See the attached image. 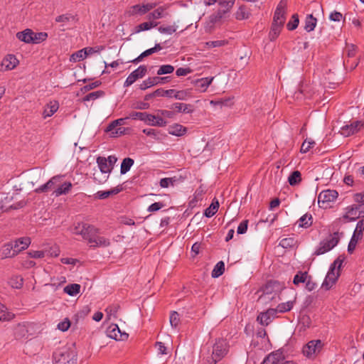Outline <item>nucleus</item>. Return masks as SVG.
Segmentation results:
<instances>
[{
  "label": "nucleus",
  "mask_w": 364,
  "mask_h": 364,
  "mask_svg": "<svg viewBox=\"0 0 364 364\" xmlns=\"http://www.w3.org/2000/svg\"><path fill=\"white\" fill-rule=\"evenodd\" d=\"M287 0H281L274 11L272 23L284 25L286 21Z\"/></svg>",
  "instance_id": "10"
},
{
  "label": "nucleus",
  "mask_w": 364,
  "mask_h": 364,
  "mask_svg": "<svg viewBox=\"0 0 364 364\" xmlns=\"http://www.w3.org/2000/svg\"><path fill=\"white\" fill-rule=\"evenodd\" d=\"M284 25L278 24V23H272L271 30L269 33V38L271 41H274L280 34V32L283 28Z\"/></svg>",
  "instance_id": "34"
},
{
  "label": "nucleus",
  "mask_w": 364,
  "mask_h": 364,
  "mask_svg": "<svg viewBox=\"0 0 364 364\" xmlns=\"http://www.w3.org/2000/svg\"><path fill=\"white\" fill-rule=\"evenodd\" d=\"M297 223L301 228H307L310 227L313 223L312 215L309 213L304 214L299 219Z\"/></svg>",
  "instance_id": "33"
},
{
  "label": "nucleus",
  "mask_w": 364,
  "mask_h": 364,
  "mask_svg": "<svg viewBox=\"0 0 364 364\" xmlns=\"http://www.w3.org/2000/svg\"><path fill=\"white\" fill-rule=\"evenodd\" d=\"M186 128L179 124H174L168 127V134L173 136H183L186 134Z\"/></svg>",
  "instance_id": "29"
},
{
  "label": "nucleus",
  "mask_w": 364,
  "mask_h": 364,
  "mask_svg": "<svg viewBox=\"0 0 364 364\" xmlns=\"http://www.w3.org/2000/svg\"><path fill=\"white\" fill-rule=\"evenodd\" d=\"M177 26L172 25V26H160L159 27L158 30L161 33H165L171 35L172 33H175L176 31Z\"/></svg>",
  "instance_id": "60"
},
{
  "label": "nucleus",
  "mask_w": 364,
  "mask_h": 364,
  "mask_svg": "<svg viewBox=\"0 0 364 364\" xmlns=\"http://www.w3.org/2000/svg\"><path fill=\"white\" fill-rule=\"evenodd\" d=\"M105 47L104 46H97L95 47H87L85 48V51L86 53L87 56L90 55H92L94 53H98L101 51L104 50Z\"/></svg>",
  "instance_id": "59"
},
{
  "label": "nucleus",
  "mask_w": 364,
  "mask_h": 364,
  "mask_svg": "<svg viewBox=\"0 0 364 364\" xmlns=\"http://www.w3.org/2000/svg\"><path fill=\"white\" fill-rule=\"evenodd\" d=\"M46 251V257H56L60 255V248L57 245L44 247Z\"/></svg>",
  "instance_id": "46"
},
{
  "label": "nucleus",
  "mask_w": 364,
  "mask_h": 364,
  "mask_svg": "<svg viewBox=\"0 0 364 364\" xmlns=\"http://www.w3.org/2000/svg\"><path fill=\"white\" fill-rule=\"evenodd\" d=\"M80 290V285L78 284H68L64 287V292L68 294L70 296H75L77 295Z\"/></svg>",
  "instance_id": "40"
},
{
  "label": "nucleus",
  "mask_w": 364,
  "mask_h": 364,
  "mask_svg": "<svg viewBox=\"0 0 364 364\" xmlns=\"http://www.w3.org/2000/svg\"><path fill=\"white\" fill-rule=\"evenodd\" d=\"M173 97L179 100H186L190 97V92L188 90H174Z\"/></svg>",
  "instance_id": "58"
},
{
  "label": "nucleus",
  "mask_w": 364,
  "mask_h": 364,
  "mask_svg": "<svg viewBox=\"0 0 364 364\" xmlns=\"http://www.w3.org/2000/svg\"><path fill=\"white\" fill-rule=\"evenodd\" d=\"M70 230L73 235H80L90 247H107L111 244L109 238L98 235L100 229L93 225L78 222L73 225Z\"/></svg>",
  "instance_id": "1"
},
{
  "label": "nucleus",
  "mask_w": 364,
  "mask_h": 364,
  "mask_svg": "<svg viewBox=\"0 0 364 364\" xmlns=\"http://www.w3.org/2000/svg\"><path fill=\"white\" fill-rule=\"evenodd\" d=\"M119 309V306L118 304H112L107 306L105 311L107 314L109 318H111V317L116 318Z\"/></svg>",
  "instance_id": "53"
},
{
  "label": "nucleus",
  "mask_w": 364,
  "mask_h": 364,
  "mask_svg": "<svg viewBox=\"0 0 364 364\" xmlns=\"http://www.w3.org/2000/svg\"><path fill=\"white\" fill-rule=\"evenodd\" d=\"M73 187V184L70 182H60V185L58 186L57 188L53 192V195L55 197H58L61 195H65L70 192Z\"/></svg>",
  "instance_id": "25"
},
{
  "label": "nucleus",
  "mask_w": 364,
  "mask_h": 364,
  "mask_svg": "<svg viewBox=\"0 0 364 364\" xmlns=\"http://www.w3.org/2000/svg\"><path fill=\"white\" fill-rule=\"evenodd\" d=\"M228 44V41L223 39V40H217V41H210L205 42L204 43L203 48L205 49H210L213 48H217V47H223Z\"/></svg>",
  "instance_id": "36"
},
{
  "label": "nucleus",
  "mask_w": 364,
  "mask_h": 364,
  "mask_svg": "<svg viewBox=\"0 0 364 364\" xmlns=\"http://www.w3.org/2000/svg\"><path fill=\"white\" fill-rule=\"evenodd\" d=\"M87 58L85 49H81L71 55L70 60L73 62H77L84 60Z\"/></svg>",
  "instance_id": "47"
},
{
  "label": "nucleus",
  "mask_w": 364,
  "mask_h": 364,
  "mask_svg": "<svg viewBox=\"0 0 364 364\" xmlns=\"http://www.w3.org/2000/svg\"><path fill=\"white\" fill-rule=\"evenodd\" d=\"M32 33H33V31L31 29L27 28L21 32L17 33L16 37L21 41H23L26 43H31Z\"/></svg>",
  "instance_id": "30"
},
{
  "label": "nucleus",
  "mask_w": 364,
  "mask_h": 364,
  "mask_svg": "<svg viewBox=\"0 0 364 364\" xmlns=\"http://www.w3.org/2000/svg\"><path fill=\"white\" fill-rule=\"evenodd\" d=\"M129 119H131L129 117V116L124 117V118H119L116 120L112 121L109 125H108V130H111L112 129H114L117 127H121L122 125H124L126 124V121Z\"/></svg>",
  "instance_id": "54"
},
{
  "label": "nucleus",
  "mask_w": 364,
  "mask_h": 364,
  "mask_svg": "<svg viewBox=\"0 0 364 364\" xmlns=\"http://www.w3.org/2000/svg\"><path fill=\"white\" fill-rule=\"evenodd\" d=\"M129 117L132 119L142 121L149 126L165 127L167 124V122L161 117L156 116L147 112H132L129 114Z\"/></svg>",
  "instance_id": "3"
},
{
  "label": "nucleus",
  "mask_w": 364,
  "mask_h": 364,
  "mask_svg": "<svg viewBox=\"0 0 364 364\" xmlns=\"http://www.w3.org/2000/svg\"><path fill=\"white\" fill-rule=\"evenodd\" d=\"M171 326L176 328L178 326L181 319L179 314L176 311H173L171 313L170 318H169Z\"/></svg>",
  "instance_id": "52"
},
{
  "label": "nucleus",
  "mask_w": 364,
  "mask_h": 364,
  "mask_svg": "<svg viewBox=\"0 0 364 364\" xmlns=\"http://www.w3.org/2000/svg\"><path fill=\"white\" fill-rule=\"evenodd\" d=\"M339 241L338 233L335 232L333 235H330L326 238L320 242L317 248L315 250L314 254L316 255H323L331 249H333Z\"/></svg>",
  "instance_id": "4"
},
{
  "label": "nucleus",
  "mask_w": 364,
  "mask_h": 364,
  "mask_svg": "<svg viewBox=\"0 0 364 364\" xmlns=\"http://www.w3.org/2000/svg\"><path fill=\"white\" fill-rule=\"evenodd\" d=\"M317 24V19L312 15L308 14L305 19L304 29L307 32L314 30Z\"/></svg>",
  "instance_id": "31"
},
{
  "label": "nucleus",
  "mask_w": 364,
  "mask_h": 364,
  "mask_svg": "<svg viewBox=\"0 0 364 364\" xmlns=\"http://www.w3.org/2000/svg\"><path fill=\"white\" fill-rule=\"evenodd\" d=\"M58 108H59V105L57 101L50 102L44 107V109H43V112L42 114L43 117L44 119H46L47 117H51L58 111Z\"/></svg>",
  "instance_id": "24"
},
{
  "label": "nucleus",
  "mask_w": 364,
  "mask_h": 364,
  "mask_svg": "<svg viewBox=\"0 0 364 364\" xmlns=\"http://www.w3.org/2000/svg\"><path fill=\"white\" fill-rule=\"evenodd\" d=\"M53 360V364H77V350L73 346H65L54 353Z\"/></svg>",
  "instance_id": "2"
},
{
  "label": "nucleus",
  "mask_w": 364,
  "mask_h": 364,
  "mask_svg": "<svg viewBox=\"0 0 364 364\" xmlns=\"http://www.w3.org/2000/svg\"><path fill=\"white\" fill-rule=\"evenodd\" d=\"M168 77H149L140 85L141 90H146L149 87H151L154 85H158L161 82L162 80H166Z\"/></svg>",
  "instance_id": "23"
},
{
  "label": "nucleus",
  "mask_w": 364,
  "mask_h": 364,
  "mask_svg": "<svg viewBox=\"0 0 364 364\" xmlns=\"http://www.w3.org/2000/svg\"><path fill=\"white\" fill-rule=\"evenodd\" d=\"M364 232V220H359L355 226L353 235L350 240L348 245V252L352 254L355 250L356 245L359 241H360L363 237Z\"/></svg>",
  "instance_id": "6"
},
{
  "label": "nucleus",
  "mask_w": 364,
  "mask_h": 364,
  "mask_svg": "<svg viewBox=\"0 0 364 364\" xmlns=\"http://www.w3.org/2000/svg\"><path fill=\"white\" fill-rule=\"evenodd\" d=\"M171 109L176 112H182L186 114H191L194 111V107L192 105L182 102L173 103L171 106Z\"/></svg>",
  "instance_id": "22"
},
{
  "label": "nucleus",
  "mask_w": 364,
  "mask_h": 364,
  "mask_svg": "<svg viewBox=\"0 0 364 364\" xmlns=\"http://www.w3.org/2000/svg\"><path fill=\"white\" fill-rule=\"evenodd\" d=\"M340 274H326L324 281L322 283V288L326 290L330 289L337 282Z\"/></svg>",
  "instance_id": "27"
},
{
  "label": "nucleus",
  "mask_w": 364,
  "mask_h": 364,
  "mask_svg": "<svg viewBox=\"0 0 364 364\" xmlns=\"http://www.w3.org/2000/svg\"><path fill=\"white\" fill-rule=\"evenodd\" d=\"M364 217V204H353L346 207L343 218L350 221Z\"/></svg>",
  "instance_id": "8"
},
{
  "label": "nucleus",
  "mask_w": 364,
  "mask_h": 364,
  "mask_svg": "<svg viewBox=\"0 0 364 364\" xmlns=\"http://www.w3.org/2000/svg\"><path fill=\"white\" fill-rule=\"evenodd\" d=\"M174 71V67L171 65H163L160 66L157 70V75H161L165 74H171Z\"/></svg>",
  "instance_id": "56"
},
{
  "label": "nucleus",
  "mask_w": 364,
  "mask_h": 364,
  "mask_svg": "<svg viewBox=\"0 0 364 364\" xmlns=\"http://www.w3.org/2000/svg\"><path fill=\"white\" fill-rule=\"evenodd\" d=\"M214 80V77H202L197 79L194 82L196 90L200 92H204L207 90L209 85Z\"/></svg>",
  "instance_id": "21"
},
{
  "label": "nucleus",
  "mask_w": 364,
  "mask_h": 364,
  "mask_svg": "<svg viewBox=\"0 0 364 364\" xmlns=\"http://www.w3.org/2000/svg\"><path fill=\"white\" fill-rule=\"evenodd\" d=\"M176 180L173 178H164L160 180V186L161 188H168L170 186H173Z\"/></svg>",
  "instance_id": "64"
},
{
  "label": "nucleus",
  "mask_w": 364,
  "mask_h": 364,
  "mask_svg": "<svg viewBox=\"0 0 364 364\" xmlns=\"http://www.w3.org/2000/svg\"><path fill=\"white\" fill-rule=\"evenodd\" d=\"M97 164L100 171L102 173H111L112 168L109 166L107 162V159L103 156H98L97 158Z\"/></svg>",
  "instance_id": "28"
},
{
  "label": "nucleus",
  "mask_w": 364,
  "mask_h": 364,
  "mask_svg": "<svg viewBox=\"0 0 364 364\" xmlns=\"http://www.w3.org/2000/svg\"><path fill=\"white\" fill-rule=\"evenodd\" d=\"M162 49L159 43H156L154 48H149L141 53V57H147Z\"/></svg>",
  "instance_id": "62"
},
{
  "label": "nucleus",
  "mask_w": 364,
  "mask_h": 364,
  "mask_svg": "<svg viewBox=\"0 0 364 364\" xmlns=\"http://www.w3.org/2000/svg\"><path fill=\"white\" fill-rule=\"evenodd\" d=\"M29 258L41 259L46 257V251L42 250H30L27 252Z\"/></svg>",
  "instance_id": "49"
},
{
  "label": "nucleus",
  "mask_w": 364,
  "mask_h": 364,
  "mask_svg": "<svg viewBox=\"0 0 364 364\" xmlns=\"http://www.w3.org/2000/svg\"><path fill=\"white\" fill-rule=\"evenodd\" d=\"M277 316L274 309H269L265 312L260 313L257 318V321L262 326L269 325Z\"/></svg>",
  "instance_id": "17"
},
{
  "label": "nucleus",
  "mask_w": 364,
  "mask_h": 364,
  "mask_svg": "<svg viewBox=\"0 0 364 364\" xmlns=\"http://www.w3.org/2000/svg\"><path fill=\"white\" fill-rule=\"evenodd\" d=\"M228 352L227 343L224 340H218L213 346V353L210 359L208 360V364H215L220 360Z\"/></svg>",
  "instance_id": "5"
},
{
  "label": "nucleus",
  "mask_w": 364,
  "mask_h": 364,
  "mask_svg": "<svg viewBox=\"0 0 364 364\" xmlns=\"http://www.w3.org/2000/svg\"><path fill=\"white\" fill-rule=\"evenodd\" d=\"M18 60L14 55L9 54L2 60L1 66L4 68V70H11L18 65Z\"/></svg>",
  "instance_id": "20"
},
{
  "label": "nucleus",
  "mask_w": 364,
  "mask_h": 364,
  "mask_svg": "<svg viewBox=\"0 0 364 364\" xmlns=\"http://www.w3.org/2000/svg\"><path fill=\"white\" fill-rule=\"evenodd\" d=\"M13 251L15 255H17L20 252L26 250L31 243V240L29 237H23L12 241Z\"/></svg>",
  "instance_id": "14"
},
{
  "label": "nucleus",
  "mask_w": 364,
  "mask_h": 364,
  "mask_svg": "<svg viewBox=\"0 0 364 364\" xmlns=\"http://www.w3.org/2000/svg\"><path fill=\"white\" fill-rule=\"evenodd\" d=\"M47 37H48L47 33H45V32L36 33V32L33 31L31 43L38 44L41 42H43L44 41L46 40Z\"/></svg>",
  "instance_id": "44"
},
{
  "label": "nucleus",
  "mask_w": 364,
  "mask_h": 364,
  "mask_svg": "<svg viewBox=\"0 0 364 364\" xmlns=\"http://www.w3.org/2000/svg\"><path fill=\"white\" fill-rule=\"evenodd\" d=\"M323 347V343L321 340H312L303 347L302 353L309 358H314L321 351Z\"/></svg>",
  "instance_id": "7"
},
{
  "label": "nucleus",
  "mask_w": 364,
  "mask_h": 364,
  "mask_svg": "<svg viewBox=\"0 0 364 364\" xmlns=\"http://www.w3.org/2000/svg\"><path fill=\"white\" fill-rule=\"evenodd\" d=\"M315 144V141L310 139H306L301 144L300 151L301 153H307L311 147Z\"/></svg>",
  "instance_id": "55"
},
{
  "label": "nucleus",
  "mask_w": 364,
  "mask_h": 364,
  "mask_svg": "<svg viewBox=\"0 0 364 364\" xmlns=\"http://www.w3.org/2000/svg\"><path fill=\"white\" fill-rule=\"evenodd\" d=\"M166 7L164 6H159L156 9H155L154 11L149 13L147 16L148 20L150 21H152L151 20H156L161 18L164 16V12L166 11Z\"/></svg>",
  "instance_id": "32"
},
{
  "label": "nucleus",
  "mask_w": 364,
  "mask_h": 364,
  "mask_svg": "<svg viewBox=\"0 0 364 364\" xmlns=\"http://www.w3.org/2000/svg\"><path fill=\"white\" fill-rule=\"evenodd\" d=\"M235 1V0H220L219 6H220V9L216 14L210 16V21L215 23L222 19L224 17V15L230 11L234 5Z\"/></svg>",
  "instance_id": "9"
},
{
  "label": "nucleus",
  "mask_w": 364,
  "mask_h": 364,
  "mask_svg": "<svg viewBox=\"0 0 364 364\" xmlns=\"http://www.w3.org/2000/svg\"><path fill=\"white\" fill-rule=\"evenodd\" d=\"M9 283L13 288L19 289L23 286V279L21 274H15L11 278Z\"/></svg>",
  "instance_id": "43"
},
{
  "label": "nucleus",
  "mask_w": 364,
  "mask_h": 364,
  "mask_svg": "<svg viewBox=\"0 0 364 364\" xmlns=\"http://www.w3.org/2000/svg\"><path fill=\"white\" fill-rule=\"evenodd\" d=\"M284 358L282 352L275 351L269 354L261 364H283Z\"/></svg>",
  "instance_id": "18"
},
{
  "label": "nucleus",
  "mask_w": 364,
  "mask_h": 364,
  "mask_svg": "<svg viewBox=\"0 0 364 364\" xmlns=\"http://www.w3.org/2000/svg\"><path fill=\"white\" fill-rule=\"evenodd\" d=\"M343 263V259H341L340 257L337 258L331 265L328 273H333L336 270H337L338 273H339L341 271Z\"/></svg>",
  "instance_id": "51"
},
{
  "label": "nucleus",
  "mask_w": 364,
  "mask_h": 364,
  "mask_svg": "<svg viewBox=\"0 0 364 364\" xmlns=\"http://www.w3.org/2000/svg\"><path fill=\"white\" fill-rule=\"evenodd\" d=\"M294 306V303L292 301H287L284 303L279 304L276 309H274L276 311V314L277 313H285L289 311Z\"/></svg>",
  "instance_id": "42"
},
{
  "label": "nucleus",
  "mask_w": 364,
  "mask_h": 364,
  "mask_svg": "<svg viewBox=\"0 0 364 364\" xmlns=\"http://www.w3.org/2000/svg\"><path fill=\"white\" fill-rule=\"evenodd\" d=\"M297 241L293 237L283 238L279 242V246L283 248H293L296 246Z\"/></svg>",
  "instance_id": "39"
},
{
  "label": "nucleus",
  "mask_w": 364,
  "mask_h": 364,
  "mask_svg": "<svg viewBox=\"0 0 364 364\" xmlns=\"http://www.w3.org/2000/svg\"><path fill=\"white\" fill-rule=\"evenodd\" d=\"M299 20L297 14H294L291 20L288 22L287 27L288 30L293 31L296 29L299 25Z\"/></svg>",
  "instance_id": "57"
},
{
  "label": "nucleus",
  "mask_w": 364,
  "mask_h": 364,
  "mask_svg": "<svg viewBox=\"0 0 364 364\" xmlns=\"http://www.w3.org/2000/svg\"><path fill=\"white\" fill-rule=\"evenodd\" d=\"M134 163V160L131 158L127 157L124 159L121 164L120 173L125 174L126 173H127L130 170L131 167L133 166Z\"/></svg>",
  "instance_id": "41"
},
{
  "label": "nucleus",
  "mask_w": 364,
  "mask_h": 364,
  "mask_svg": "<svg viewBox=\"0 0 364 364\" xmlns=\"http://www.w3.org/2000/svg\"><path fill=\"white\" fill-rule=\"evenodd\" d=\"M156 6V3H146L142 4H136L130 7L129 14L134 16L136 14L144 15L150 11Z\"/></svg>",
  "instance_id": "12"
},
{
  "label": "nucleus",
  "mask_w": 364,
  "mask_h": 364,
  "mask_svg": "<svg viewBox=\"0 0 364 364\" xmlns=\"http://www.w3.org/2000/svg\"><path fill=\"white\" fill-rule=\"evenodd\" d=\"M235 15L237 19L243 20L249 18L250 13L245 6H242L239 7Z\"/></svg>",
  "instance_id": "48"
},
{
  "label": "nucleus",
  "mask_w": 364,
  "mask_h": 364,
  "mask_svg": "<svg viewBox=\"0 0 364 364\" xmlns=\"http://www.w3.org/2000/svg\"><path fill=\"white\" fill-rule=\"evenodd\" d=\"M158 23L154 21L144 22L135 27L134 33H138L141 31H145L151 29V28L156 27Z\"/></svg>",
  "instance_id": "37"
},
{
  "label": "nucleus",
  "mask_w": 364,
  "mask_h": 364,
  "mask_svg": "<svg viewBox=\"0 0 364 364\" xmlns=\"http://www.w3.org/2000/svg\"><path fill=\"white\" fill-rule=\"evenodd\" d=\"M63 180V176H55L52 177L47 183L43 184L36 188L37 193L46 192L53 188H57L58 186L60 185V182Z\"/></svg>",
  "instance_id": "15"
},
{
  "label": "nucleus",
  "mask_w": 364,
  "mask_h": 364,
  "mask_svg": "<svg viewBox=\"0 0 364 364\" xmlns=\"http://www.w3.org/2000/svg\"><path fill=\"white\" fill-rule=\"evenodd\" d=\"M218 208V201L217 200H213L210 205V206L205 210L204 215L207 218H211L217 213Z\"/></svg>",
  "instance_id": "38"
},
{
  "label": "nucleus",
  "mask_w": 364,
  "mask_h": 364,
  "mask_svg": "<svg viewBox=\"0 0 364 364\" xmlns=\"http://www.w3.org/2000/svg\"><path fill=\"white\" fill-rule=\"evenodd\" d=\"M301 181V173L299 171H293L288 178V182L291 186H296Z\"/></svg>",
  "instance_id": "45"
},
{
  "label": "nucleus",
  "mask_w": 364,
  "mask_h": 364,
  "mask_svg": "<svg viewBox=\"0 0 364 364\" xmlns=\"http://www.w3.org/2000/svg\"><path fill=\"white\" fill-rule=\"evenodd\" d=\"M16 256L13 251L12 242L4 244L0 247V259L10 258Z\"/></svg>",
  "instance_id": "26"
},
{
  "label": "nucleus",
  "mask_w": 364,
  "mask_h": 364,
  "mask_svg": "<svg viewBox=\"0 0 364 364\" xmlns=\"http://www.w3.org/2000/svg\"><path fill=\"white\" fill-rule=\"evenodd\" d=\"M129 128L122 127H117L114 129H112L111 130H108V126L105 129V132L109 134V136L111 137H118L122 135H124L127 133V131H129Z\"/></svg>",
  "instance_id": "35"
},
{
  "label": "nucleus",
  "mask_w": 364,
  "mask_h": 364,
  "mask_svg": "<svg viewBox=\"0 0 364 364\" xmlns=\"http://www.w3.org/2000/svg\"><path fill=\"white\" fill-rule=\"evenodd\" d=\"M338 196V193L336 190L327 189L321 191L318 196V203L323 205L333 202Z\"/></svg>",
  "instance_id": "13"
},
{
  "label": "nucleus",
  "mask_w": 364,
  "mask_h": 364,
  "mask_svg": "<svg viewBox=\"0 0 364 364\" xmlns=\"http://www.w3.org/2000/svg\"><path fill=\"white\" fill-rule=\"evenodd\" d=\"M13 316V314L6 311V307L4 305L3 309L0 308V321H9Z\"/></svg>",
  "instance_id": "61"
},
{
  "label": "nucleus",
  "mask_w": 364,
  "mask_h": 364,
  "mask_svg": "<svg viewBox=\"0 0 364 364\" xmlns=\"http://www.w3.org/2000/svg\"><path fill=\"white\" fill-rule=\"evenodd\" d=\"M104 94H105L104 92L101 91V90L92 92L91 93H89L86 96H85L82 99V101L87 102V101L95 100L98 99L99 97H102L104 95Z\"/></svg>",
  "instance_id": "50"
},
{
  "label": "nucleus",
  "mask_w": 364,
  "mask_h": 364,
  "mask_svg": "<svg viewBox=\"0 0 364 364\" xmlns=\"http://www.w3.org/2000/svg\"><path fill=\"white\" fill-rule=\"evenodd\" d=\"M146 70L147 69L146 65H140L137 69L129 75L124 83V87H129L138 79L142 78L146 75Z\"/></svg>",
  "instance_id": "11"
},
{
  "label": "nucleus",
  "mask_w": 364,
  "mask_h": 364,
  "mask_svg": "<svg viewBox=\"0 0 364 364\" xmlns=\"http://www.w3.org/2000/svg\"><path fill=\"white\" fill-rule=\"evenodd\" d=\"M108 336L117 341H124L127 339L129 335L126 333H122L117 325H112L108 330Z\"/></svg>",
  "instance_id": "19"
},
{
  "label": "nucleus",
  "mask_w": 364,
  "mask_h": 364,
  "mask_svg": "<svg viewBox=\"0 0 364 364\" xmlns=\"http://www.w3.org/2000/svg\"><path fill=\"white\" fill-rule=\"evenodd\" d=\"M70 326V321L69 318H65L62 321L59 322L57 328L58 330L65 332L69 329Z\"/></svg>",
  "instance_id": "63"
},
{
  "label": "nucleus",
  "mask_w": 364,
  "mask_h": 364,
  "mask_svg": "<svg viewBox=\"0 0 364 364\" xmlns=\"http://www.w3.org/2000/svg\"><path fill=\"white\" fill-rule=\"evenodd\" d=\"M363 127V123L359 121L354 122L350 124L345 125L340 129V133L345 137L354 134L358 132Z\"/></svg>",
  "instance_id": "16"
}]
</instances>
